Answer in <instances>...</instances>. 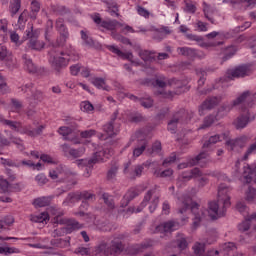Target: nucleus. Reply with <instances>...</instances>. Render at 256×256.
<instances>
[{"label":"nucleus","mask_w":256,"mask_h":256,"mask_svg":"<svg viewBox=\"0 0 256 256\" xmlns=\"http://www.w3.org/2000/svg\"><path fill=\"white\" fill-rule=\"evenodd\" d=\"M69 244V240H65L62 238L52 239L50 241V245H52V247H59L60 249H65V247H69Z\"/></svg>","instance_id":"obj_31"},{"label":"nucleus","mask_w":256,"mask_h":256,"mask_svg":"<svg viewBox=\"0 0 256 256\" xmlns=\"http://www.w3.org/2000/svg\"><path fill=\"white\" fill-rule=\"evenodd\" d=\"M186 13H195L197 11V6H195L193 3L186 2L185 3V9Z\"/></svg>","instance_id":"obj_63"},{"label":"nucleus","mask_w":256,"mask_h":256,"mask_svg":"<svg viewBox=\"0 0 256 256\" xmlns=\"http://www.w3.org/2000/svg\"><path fill=\"white\" fill-rule=\"evenodd\" d=\"M155 32L154 39H164L166 35H171V30H169V27L167 26L156 29Z\"/></svg>","instance_id":"obj_38"},{"label":"nucleus","mask_w":256,"mask_h":256,"mask_svg":"<svg viewBox=\"0 0 256 256\" xmlns=\"http://www.w3.org/2000/svg\"><path fill=\"white\" fill-rule=\"evenodd\" d=\"M153 193H155V191H153V190L147 191L140 206L136 209V213H141L143 211V209H145V207H147V203H149V201H151V197H153Z\"/></svg>","instance_id":"obj_29"},{"label":"nucleus","mask_w":256,"mask_h":256,"mask_svg":"<svg viewBox=\"0 0 256 256\" xmlns=\"http://www.w3.org/2000/svg\"><path fill=\"white\" fill-rule=\"evenodd\" d=\"M221 103V97L211 96L208 97L198 108L199 115H205V111L215 109Z\"/></svg>","instance_id":"obj_6"},{"label":"nucleus","mask_w":256,"mask_h":256,"mask_svg":"<svg viewBox=\"0 0 256 256\" xmlns=\"http://www.w3.org/2000/svg\"><path fill=\"white\" fill-rule=\"evenodd\" d=\"M178 51L179 55H182L183 57H190L191 59H193V57H197V50L195 48L179 47Z\"/></svg>","instance_id":"obj_26"},{"label":"nucleus","mask_w":256,"mask_h":256,"mask_svg":"<svg viewBox=\"0 0 256 256\" xmlns=\"http://www.w3.org/2000/svg\"><path fill=\"white\" fill-rule=\"evenodd\" d=\"M182 205L183 206L178 210V213L183 215V213H186L187 209H189V207H190L192 214L194 215L192 227H193V229H197V227H199L201 225V221H204V219L206 217L205 210H200L199 204L197 202H191V200L184 201L182 203Z\"/></svg>","instance_id":"obj_3"},{"label":"nucleus","mask_w":256,"mask_h":256,"mask_svg":"<svg viewBox=\"0 0 256 256\" xmlns=\"http://www.w3.org/2000/svg\"><path fill=\"white\" fill-rule=\"evenodd\" d=\"M51 11H53L56 15H67L69 13V8L63 5H51Z\"/></svg>","instance_id":"obj_37"},{"label":"nucleus","mask_w":256,"mask_h":256,"mask_svg":"<svg viewBox=\"0 0 256 256\" xmlns=\"http://www.w3.org/2000/svg\"><path fill=\"white\" fill-rule=\"evenodd\" d=\"M256 195V189L249 186L248 190L246 191V200L249 201V203H253V200L255 199Z\"/></svg>","instance_id":"obj_54"},{"label":"nucleus","mask_w":256,"mask_h":256,"mask_svg":"<svg viewBox=\"0 0 256 256\" xmlns=\"http://www.w3.org/2000/svg\"><path fill=\"white\" fill-rule=\"evenodd\" d=\"M183 117H185V110H180L173 115L171 120L168 122V131H170V133H177V125H179V123L185 122Z\"/></svg>","instance_id":"obj_10"},{"label":"nucleus","mask_w":256,"mask_h":256,"mask_svg":"<svg viewBox=\"0 0 256 256\" xmlns=\"http://www.w3.org/2000/svg\"><path fill=\"white\" fill-rule=\"evenodd\" d=\"M176 243H177L178 249H180L181 251H185V249H187V247H189V243L187 242V239H185V238L177 239Z\"/></svg>","instance_id":"obj_57"},{"label":"nucleus","mask_w":256,"mask_h":256,"mask_svg":"<svg viewBox=\"0 0 256 256\" xmlns=\"http://www.w3.org/2000/svg\"><path fill=\"white\" fill-rule=\"evenodd\" d=\"M226 255L228 256H232L234 251H237V247L235 246V244L233 242H229L225 249H224Z\"/></svg>","instance_id":"obj_58"},{"label":"nucleus","mask_w":256,"mask_h":256,"mask_svg":"<svg viewBox=\"0 0 256 256\" xmlns=\"http://www.w3.org/2000/svg\"><path fill=\"white\" fill-rule=\"evenodd\" d=\"M128 119L131 123H143V121H146L145 116L139 112L130 113Z\"/></svg>","instance_id":"obj_35"},{"label":"nucleus","mask_w":256,"mask_h":256,"mask_svg":"<svg viewBox=\"0 0 256 256\" xmlns=\"http://www.w3.org/2000/svg\"><path fill=\"white\" fill-rule=\"evenodd\" d=\"M13 253H21V250L15 247H0V255H11Z\"/></svg>","instance_id":"obj_44"},{"label":"nucleus","mask_w":256,"mask_h":256,"mask_svg":"<svg viewBox=\"0 0 256 256\" xmlns=\"http://www.w3.org/2000/svg\"><path fill=\"white\" fill-rule=\"evenodd\" d=\"M67 39H69V33H60V36L56 39V42L52 44V47H65Z\"/></svg>","instance_id":"obj_36"},{"label":"nucleus","mask_w":256,"mask_h":256,"mask_svg":"<svg viewBox=\"0 0 256 256\" xmlns=\"http://www.w3.org/2000/svg\"><path fill=\"white\" fill-rule=\"evenodd\" d=\"M95 251L97 254L109 256V253H107V251H109V245H107V242L102 241L98 246H96Z\"/></svg>","instance_id":"obj_40"},{"label":"nucleus","mask_w":256,"mask_h":256,"mask_svg":"<svg viewBox=\"0 0 256 256\" xmlns=\"http://www.w3.org/2000/svg\"><path fill=\"white\" fill-rule=\"evenodd\" d=\"M179 224L175 221H168L160 224L156 227V231L159 233H172V231H177Z\"/></svg>","instance_id":"obj_18"},{"label":"nucleus","mask_w":256,"mask_h":256,"mask_svg":"<svg viewBox=\"0 0 256 256\" xmlns=\"http://www.w3.org/2000/svg\"><path fill=\"white\" fill-rule=\"evenodd\" d=\"M11 182L3 177H0V189L3 193H8Z\"/></svg>","instance_id":"obj_49"},{"label":"nucleus","mask_w":256,"mask_h":256,"mask_svg":"<svg viewBox=\"0 0 256 256\" xmlns=\"http://www.w3.org/2000/svg\"><path fill=\"white\" fill-rule=\"evenodd\" d=\"M43 99H44L43 91L39 89H35L34 91H32L31 96L28 97L29 107H32L33 109H35V107H37V105H39V103H41Z\"/></svg>","instance_id":"obj_17"},{"label":"nucleus","mask_w":256,"mask_h":256,"mask_svg":"<svg viewBox=\"0 0 256 256\" xmlns=\"http://www.w3.org/2000/svg\"><path fill=\"white\" fill-rule=\"evenodd\" d=\"M52 223L54 225H66V227H69V225H72L71 228L74 230L83 229V224L79 223L75 219H67V218H61V216H56L52 219Z\"/></svg>","instance_id":"obj_11"},{"label":"nucleus","mask_w":256,"mask_h":256,"mask_svg":"<svg viewBox=\"0 0 256 256\" xmlns=\"http://www.w3.org/2000/svg\"><path fill=\"white\" fill-rule=\"evenodd\" d=\"M251 223H256V213H253L252 215L248 216L245 221L240 223L238 225L239 231L242 233H245L248 229H251Z\"/></svg>","instance_id":"obj_20"},{"label":"nucleus","mask_w":256,"mask_h":256,"mask_svg":"<svg viewBox=\"0 0 256 256\" xmlns=\"http://www.w3.org/2000/svg\"><path fill=\"white\" fill-rule=\"evenodd\" d=\"M95 198V194L89 193L88 191H82V192H70L68 193L67 197L65 198L63 205H69L73 203H77L79 201H82V204L80 206V209L89 207V201H93Z\"/></svg>","instance_id":"obj_4"},{"label":"nucleus","mask_w":256,"mask_h":256,"mask_svg":"<svg viewBox=\"0 0 256 256\" xmlns=\"http://www.w3.org/2000/svg\"><path fill=\"white\" fill-rule=\"evenodd\" d=\"M195 255L206 256L205 255V243L196 242L193 246Z\"/></svg>","instance_id":"obj_41"},{"label":"nucleus","mask_w":256,"mask_h":256,"mask_svg":"<svg viewBox=\"0 0 256 256\" xmlns=\"http://www.w3.org/2000/svg\"><path fill=\"white\" fill-rule=\"evenodd\" d=\"M209 157V153L206 151L200 152L196 157L191 158L187 163H181L178 165V169H187V167H195V165H199L203 159H207Z\"/></svg>","instance_id":"obj_14"},{"label":"nucleus","mask_w":256,"mask_h":256,"mask_svg":"<svg viewBox=\"0 0 256 256\" xmlns=\"http://www.w3.org/2000/svg\"><path fill=\"white\" fill-rule=\"evenodd\" d=\"M250 71L249 66L244 64L234 69L227 70L226 75L228 79H239L249 76Z\"/></svg>","instance_id":"obj_7"},{"label":"nucleus","mask_w":256,"mask_h":256,"mask_svg":"<svg viewBox=\"0 0 256 256\" xmlns=\"http://www.w3.org/2000/svg\"><path fill=\"white\" fill-rule=\"evenodd\" d=\"M81 109L82 111H86L87 113H89V111H94L95 107L93 106V104H91V102L85 101L82 102Z\"/></svg>","instance_id":"obj_60"},{"label":"nucleus","mask_w":256,"mask_h":256,"mask_svg":"<svg viewBox=\"0 0 256 256\" xmlns=\"http://www.w3.org/2000/svg\"><path fill=\"white\" fill-rule=\"evenodd\" d=\"M103 131L107 133L108 137H115L119 133V128H115V122L110 121L103 126Z\"/></svg>","instance_id":"obj_23"},{"label":"nucleus","mask_w":256,"mask_h":256,"mask_svg":"<svg viewBox=\"0 0 256 256\" xmlns=\"http://www.w3.org/2000/svg\"><path fill=\"white\" fill-rule=\"evenodd\" d=\"M1 163L2 165L7 167H21V162H15L14 160L11 159L1 158Z\"/></svg>","instance_id":"obj_52"},{"label":"nucleus","mask_w":256,"mask_h":256,"mask_svg":"<svg viewBox=\"0 0 256 256\" xmlns=\"http://www.w3.org/2000/svg\"><path fill=\"white\" fill-rule=\"evenodd\" d=\"M61 149H62V153H63L64 157H70L71 151L73 148H71V146H69V144L61 145Z\"/></svg>","instance_id":"obj_62"},{"label":"nucleus","mask_w":256,"mask_h":256,"mask_svg":"<svg viewBox=\"0 0 256 256\" xmlns=\"http://www.w3.org/2000/svg\"><path fill=\"white\" fill-rule=\"evenodd\" d=\"M103 161V152H95L90 159H80L77 160L78 165H85L86 167H93L96 163H101Z\"/></svg>","instance_id":"obj_16"},{"label":"nucleus","mask_w":256,"mask_h":256,"mask_svg":"<svg viewBox=\"0 0 256 256\" xmlns=\"http://www.w3.org/2000/svg\"><path fill=\"white\" fill-rule=\"evenodd\" d=\"M125 251V244L123 241H119V239H113L111 241L110 246H108V255L119 256Z\"/></svg>","instance_id":"obj_15"},{"label":"nucleus","mask_w":256,"mask_h":256,"mask_svg":"<svg viewBox=\"0 0 256 256\" xmlns=\"http://www.w3.org/2000/svg\"><path fill=\"white\" fill-rule=\"evenodd\" d=\"M147 149V140L146 139H140L138 140L137 146L133 150L134 157H140V155H143V152Z\"/></svg>","instance_id":"obj_24"},{"label":"nucleus","mask_w":256,"mask_h":256,"mask_svg":"<svg viewBox=\"0 0 256 256\" xmlns=\"http://www.w3.org/2000/svg\"><path fill=\"white\" fill-rule=\"evenodd\" d=\"M117 25H119V21L117 20H103L101 27H103V29H107V31H115V29H117Z\"/></svg>","instance_id":"obj_33"},{"label":"nucleus","mask_w":256,"mask_h":256,"mask_svg":"<svg viewBox=\"0 0 256 256\" xmlns=\"http://www.w3.org/2000/svg\"><path fill=\"white\" fill-rule=\"evenodd\" d=\"M140 104L142 107H145V109H151V107H153V100L151 98H140Z\"/></svg>","instance_id":"obj_59"},{"label":"nucleus","mask_w":256,"mask_h":256,"mask_svg":"<svg viewBox=\"0 0 256 256\" xmlns=\"http://www.w3.org/2000/svg\"><path fill=\"white\" fill-rule=\"evenodd\" d=\"M19 9H21V0H14V3L10 6V11L13 15H17L19 13Z\"/></svg>","instance_id":"obj_56"},{"label":"nucleus","mask_w":256,"mask_h":256,"mask_svg":"<svg viewBox=\"0 0 256 256\" xmlns=\"http://www.w3.org/2000/svg\"><path fill=\"white\" fill-rule=\"evenodd\" d=\"M230 192L231 187L226 184L219 185L217 201H213L208 204L207 213L212 221L225 217L227 208L231 207V196H229Z\"/></svg>","instance_id":"obj_1"},{"label":"nucleus","mask_w":256,"mask_h":256,"mask_svg":"<svg viewBox=\"0 0 256 256\" xmlns=\"http://www.w3.org/2000/svg\"><path fill=\"white\" fill-rule=\"evenodd\" d=\"M54 196H42L34 199L33 205L35 207H49L51 205V201H53Z\"/></svg>","instance_id":"obj_21"},{"label":"nucleus","mask_w":256,"mask_h":256,"mask_svg":"<svg viewBox=\"0 0 256 256\" xmlns=\"http://www.w3.org/2000/svg\"><path fill=\"white\" fill-rule=\"evenodd\" d=\"M26 36L29 40L28 47L34 51H41L45 47V43L37 40V34L33 32V26L31 30L26 31Z\"/></svg>","instance_id":"obj_9"},{"label":"nucleus","mask_w":256,"mask_h":256,"mask_svg":"<svg viewBox=\"0 0 256 256\" xmlns=\"http://www.w3.org/2000/svg\"><path fill=\"white\" fill-rule=\"evenodd\" d=\"M85 155V147H80L78 149L72 148L70 152V157L72 159H79V157H83Z\"/></svg>","instance_id":"obj_43"},{"label":"nucleus","mask_w":256,"mask_h":256,"mask_svg":"<svg viewBox=\"0 0 256 256\" xmlns=\"http://www.w3.org/2000/svg\"><path fill=\"white\" fill-rule=\"evenodd\" d=\"M59 133L64 137L65 141H73V139L69 138V135L73 133V129L67 126H61L59 128Z\"/></svg>","instance_id":"obj_39"},{"label":"nucleus","mask_w":256,"mask_h":256,"mask_svg":"<svg viewBox=\"0 0 256 256\" xmlns=\"http://www.w3.org/2000/svg\"><path fill=\"white\" fill-rule=\"evenodd\" d=\"M249 121H251V114L249 113V110L244 109L243 113L240 114L234 121L233 125L235 129H245L247 125H249Z\"/></svg>","instance_id":"obj_12"},{"label":"nucleus","mask_w":256,"mask_h":256,"mask_svg":"<svg viewBox=\"0 0 256 256\" xmlns=\"http://www.w3.org/2000/svg\"><path fill=\"white\" fill-rule=\"evenodd\" d=\"M149 247H151L149 245V243H141V244H136L133 246V251L134 253H143V251H145V249H149Z\"/></svg>","instance_id":"obj_53"},{"label":"nucleus","mask_w":256,"mask_h":256,"mask_svg":"<svg viewBox=\"0 0 256 256\" xmlns=\"http://www.w3.org/2000/svg\"><path fill=\"white\" fill-rule=\"evenodd\" d=\"M60 55L61 56H54L50 59L51 67L56 73H61V69H65V67L69 65V61H71L69 54L61 52Z\"/></svg>","instance_id":"obj_5"},{"label":"nucleus","mask_w":256,"mask_h":256,"mask_svg":"<svg viewBox=\"0 0 256 256\" xmlns=\"http://www.w3.org/2000/svg\"><path fill=\"white\" fill-rule=\"evenodd\" d=\"M72 225L73 224H69L68 226L55 229L53 231V237H63L64 235H69L70 233H73V231L75 230L72 228Z\"/></svg>","instance_id":"obj_25"},{"label":"nucleus","mask_w":256,"mask_h":256,"mask_svg":"<svg viewBox=\"0 0 256 256\" xmlns=\"http://www.w3.org/2000/svg\"><path fill=\"white\" fill-rule=\"evenodd\" d=\"M107 4V11L110 13V15H116V17H119V7L117 6V3H109Z\"/></svg>","instance_id":"obj_45"},{"label":"nucleus","mask_w":256,"mask_h":256,"mask_svg":"<svg viewBox=\"0 0 256 256\" xmlns=\"http://www.w3.org/2000/svg\"><path fill=\"white\" fill-rule=\"evenodd\" d=\"M175 161H177V154H175V152H173L169 157H167L163 161L162 167H169V165H171L172 163H175Z\"/></svg>","instance_id":"obj_55"},{"label":"nucleus","mask_w":256,"mask_h":256,"mask_svg":"<svg viewBox=\"0 0 256 256\" xmlns=\"http://www.w3.org/2000/svg\"><path fill=\"white\" fill-rule=\"evenodd\" d=\"M217 121V116L209 115L204 119L203 124L201 125L200 129H207V127H211L213 123Z\"/></svg>","instance_id":"obj_42"},{"label":"nucleus","mask_w":256,"mask_h":256,"mask_svg":"<svg viewBox=\"0 0 256 256\" xmlns=\"http://www.w3.org/2000/svg\"><path fill=\"white\" fill-rule=\"evenodd\" d=\"M109 49L112 51V53L118 55V57H121L122 59H127L128 61H131L133 63V53H125L119 50V48H115V46H110Z\"/></svg>","instance_id":"obj_28"},{"label":"nucleus","mask_w":256,"mask_h":256,"mask_svg":"<svg viewBox=\"0 0 256 256\" xmlns=\"http://www.w3.org/2000/svg\"><path fill=\"white\" fill-rule=\"evenodd\" d=\"M196 73L199 77L198 87H203L205 85V77L207 76V72L203 69L196 70Z\"/></svg>","instance_id":"obj_47"},{"label":"nucleus","mask_w":256,"mask_h":256,"mask_svg":"<svg viewBox=\"0 0 256 256\" xmlns=\"http://www.w3.org/2000/svg\"><path fill=\"white\" fill-rule=\"evenodd\" d=\"M35 181L40 187H43V185H47V183H49V179L47 176H45V174H38L35 177Z\"/></svg>","instance_id":"obj_51"},{"label":"nucleus","mask_w":256,"mask_h":256,"mask_svg":"<svg viewBox=\"0 0 256 256\" xmlns=\"http://www.w3.org/2000/svg\"><path fill=\"white\" fill-rule=\"evenodd\" d=\"M56 29L59 33H69L65 27V20L63 18H58L56 20Z\"/></svg>","instance_id":"obj_46"},{"label":"nucleus","mask_w":256,"mask_h":256,"mask_svg":"<svg viewBox=\"0 0 256 256\" xmlns=\"http://www.w3.org/2000/svg\"><path fill=\"white\" fill-rule=\"evenodd\" d=\"M241 103H246L248 107H253V103H256V93L251 95L250 91L243 92L237 99L233 100L232 102L223 103L218 109V113H224V115H227L228 113H231L234 107L241 105Z\"/></svg>","instance_id":"obj_2"},{"label":"nucleus","mask_w":256,"mask_h":256,"mask_svg":"<svg viewBox=\"0 0 256 256\" xmlns=\"http://www.w3.org/2000/svg\"><path fill=\"white\" fill-rule=\"evenodd\" d=\"M138 55L142 61H145V63H152V61H155V53L149 50H140Z\"/></svg>","instance_id":"obj_27"},{"label":"nucleus","mask_w":256,"mask_h":256,"mask_svg":"<svg viewBox=\"0 0 256 256\" xmlns=\"http://www.w3.org/2000/svg\"><path fill=\"white\" fill-rule=\"evenodd\" d=\"M223 139H227V134H216L214 136H211L206 142H204L203 149H211L213 145L219 143V141H223Z\"/></svg>","instance_id":"obj_19"},{"label":"nucleus","mask_w":256,"mask_h":256,"mask_svg":"<svg viewBox=\"0 0 256 256\" xmlns=\"http://www.w3.org/2000/svg\"><path fill=\"white\" fill-rule=\"evenodd\" d=\"M91 83L92 85H94V87H97V89H103V91H109V86H107V84L105 83V79L103 78H92L91 79Z\"/></svg>","instance_id":"obj_30"},{"label":"nucleus","mask_w":256,"mask_h":256,"mask_svg":"<svg viewBox=\"0 0 256 256\" xmlns=\"http://www.w3.org/2000/svg\"><path fill=\"white\" fill-rule=\"evenodd\" d=\"M5 65L9 71H13V69L17 68V60H14L11 56L6 57Z\"/></svg>","instance_id":"obj_50"},{"label":"nucleus","mask_w":256,"mask_h":256,"mask_svg":"<svg viewBox=\"0 0 256 256\" xmlns=\"http://www.w3.org/2000/svg\"><path fill=\"white\" fill-rule=\"evenodd\" d=\"M249 137L246 135L240 136L236 139H230L226 141V145L227 147L230 148V151H235V149H237V147L239 149H243V147H245V145H247V143H249Z\"/></svg>","instance_id":"obj_13"},{"label":"nucleus","mask_w":256,"mask_h":256,"mask_svg":"<svg viewBox=\"0 0 256 256\" xmlns=\"http://www.w3.org/2000/svg\"><path fill=\"white\" fill-rule=\"evenodd\" d=\"M118 171H119V167L112 166L107 172V175H106L107 181H109L110 183H115V181H117Z\"/></svg>","instance_id":"obj_32"},{"label":"nucleus","mask_w":256,"mask_h":256,"mask_svg":"<svg viewBox=\"0 0 256 256\" xmlns=\"http://www.w3.org/2000/svg\"><path fill=\"white\" fill-rule=\"evenodd\" d=\"M81 38L88 47H95V41H93V38L87 35V33L83 30L81 31Z\"/></svg>","instance_id":"obj_48"},{"label":"nucleus","mask_w":256,"mask_h":256,"mask_svg":"<svg viewBox=\"0 0 256 256\" xmlns=\"http://www.w3.org/2000/svg\"><path fill=\"white\" fill-rule=\"evenodd\" d=\"M43 129H45V125H40L37 129L31 130V125H27L23 127V133L28 135V137H37L43 133Z\"/></svg>","instance_id":"obj_22"},{"label":"nucleus","mask_w":256,"mask_h":256,"mask_svg":"<svg viewBox=\"0 0 256 256\" xmlns=\"http://www.w3.org/2000/svg\"><path fill=\"white\" fill-rule=\"evenodd\" d=\"M30 220L33 223H43L44 221L49 220V213L42 212L39 215H31Z\"/></svg>","instance_id":"obj_34"},{"label":"nucleus","mask_w":256,"mask_h":256,"mask_svg":"<svg viewBox=\"0 0 256 256\" xmlns=\"http://www.w3.org/2000/svg\"><path fill=\"white\" fill-rule=\"evenodd\" d=\"M22 58L24 60V67L30 75H45V68H38L27 54H24Z\"/></svg>","instance_id":"obj_8"},{"label":"nucleus","mask_w":256,"mask_h":256,"mask_svg":"<svg viewBox=\"0 0 256 256\" xmlns=\"http://www.w3.org/2000/svg\"><path fill=\"white\" fill-rule=\"evenodd\" d=\"M137 195L139 194L135 192V190H130L128 191V193L125 194L124 198L131 203V201H133V199L137 197Z\"/></svg>","instance_id":"obj_64"},{"label":"nucleus","mask_w":256,"mask_h":256,"mask_svg":"<svg viewBox=\"0 0 256 256\" xmlns=\"http://www.w3.org/2000/svg\"><path fill=\"white\" fill-rule=\"evenodd\" d=\"M237 52V50L235 49V47L230 46L227 48V52L225 54V56L223 57L224 61H227V59H231V57H233V55H235V53Z\"/></svg>","instance_id":"obj_61"}]
</instances>
